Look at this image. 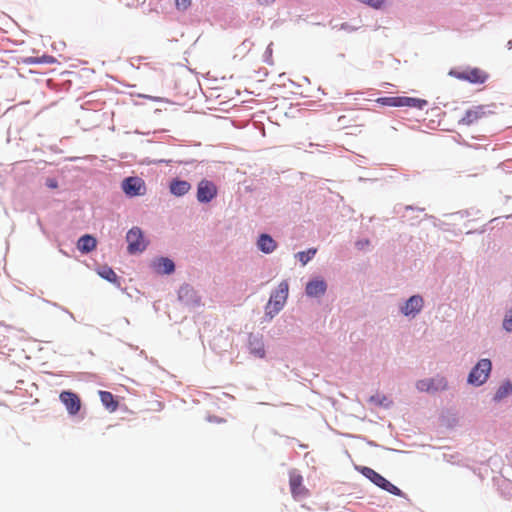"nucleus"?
Masks as SVG:
<instances>
[{
	"label": "nucleus",
	"instance_id": "obj_13",
	"mask_svg": "<svg viewBox=\"0 0 512 512\" xmlns=\"http://www.w3.org/2000/svg\"><path fill=\"white\" fill-rule=\"evenodd\" d=\"M257 247L263 253L270 254L276 249L277 244L270 235L261 234L257 241Z\"/></svg>",
	"mask_w": 512,
	"mask_h": 512
},
{
	"label": "nucleus",
	"instance_id": "obj_25",
	"mask_svg": "<svg viewBox=\"0 0 512 512\" xmlns=\"http://www.w3.org/2000/svg\"><path fill=\"white\" fill-rule=\"evenodd\" d=\"M378 487L382 488L383 490H385L393 495H396V496L401 495V490L397 486H395L394 484L389 482L384 477L382 479V482H380V484L378 485Z\"/></svg>",
	"mask_w": 512,
	"mask_h": 512
},
{
	"label": "nucleus",
	"instance_id": "obj_24",
	"mask_svg": "<svg viewBox=\"0 0 512 512\" xmlns=\"http://www.w3.org/2000/svg\"><path fill=\"white\" fill-rule=\"evenodd\" d=\"M378 487L382 488L383 490H385L393 495H396V496L401 495V490L397 486H395L394 484L389 482L384 477L382 479V482H380V484L378 485Z\"/></svg>",
	"mask_w": 512,
	"mask_h": 512
},
{
	"label": "nucleus",
	"instance_id": "obj_16",
	"mask_svg": "<svg viewBox=\"0 0 512 512\" xmlns=\"http://www.w3.org/2000/svg\"><path fill=\"white\" fill-rule=\"evenodd\" d=\"M191 185L185 180L175 179L170 183V192L175 196H183L189 192Z\"/></svg>",
	"mask_w": 512,
	"mask_h": 512
},
{
	"label": "nucleus",
	"instance_id": "obj_30",
	"mask_svg": "<svg viewBox=\"0 0 512 512\" xmlns=\"http://www.w3.org/2000/svg\"><path fill=\"white\" fill-rule=\"evenodd\" d=\"M46 186L51 189H56L58 187V182L55 178H48L46 180Z\"/></svg>",
	"mask_w": 512,
	"mask_h": 512
},
{
	"label": "nucleus",
	"instance_id": "obj_20",
	"mask_svg": "<svg viewBox=\"0 0 512 512\" xmlns=\"http://www.w3.org/2000/svg\"><path fill=\"white\" fill-rule=\"evenodd\" d=\"M250 351L256 357L263 358L265 356L264 344L261 339H251L250 340Z\"/></svg>",
	"mask_w": 512,
	"mask_h": 512
},
{
	"label": "nucleus",
	"instance_id": "obj_1",
	"mask_svg": "<svg viewBox=\"0 0 512 512\" xmlns=\"http://www.w3.org/2000/svg\"><path fill=\"white\" fill-rule=\"evenodd\" d=\"M288 289V283L282 281L278 285L277 290L270 296V300L266 306V313L270 315V317H273L283 308L288 297Z\"/></svg>",
	"mask_w": 512,
	"mask_h": 512
},
{
	"label": "nucleus",
	"instance_id": "obj_22",
	"mask_svg": "<svg viewBox=\"0 0 512 512\" xmlns=\"http://www.w3.org/2000/svg\"><path fill=\"white\" fill-rule=\"evenodd\" d=\"M510 393H512V386L511 383L507 381L498 388L494 395V399L496 401H500L503 398L507 397Z\"/></svg>",
	"mask_w": 512,
	"mask_h": 512
},
{
	"label": "nucleus",
	"instance_id": "obj_5",
	"mask_svg": "<svg viewBox=\"0 0 512 512\" xmlns=\"http://www.w3.org/2000/svg\"><path fill=\"white\" fill-rule=\"evenodd\" d=\"M416 387L421 392L436 393L447 389V381L443 376L419 380Z\"/></svg>",
	"mask_w": 512,
	"mask_h": 512
},
{
	"label": "nucleus",
	"instance_id": "obj_26",
	"mask_svg": "<svg viewBox=\"0 0 512 512\" xmlns=\"http://www.w3.org/2000/svg\"><path fill=\"white\" fill-rule=\"evenodd\" d=\"M99 275L109 282L115 283L117 281V275L110 267L105 266L101 268L99 270Z\"/></svg>",
	"mask_w": 512,
	"mask_h": 512
},
{
	"label": "nucleus",
	"instance_id": "obj_9",
	"mask_svg": "<svg viewBox=\"0 0 512 512\" xmlns=\"http://www.w3.org/2000/svg\"><path fill=\"white\" fill-rule=\"evenodd\" d=\"M423 298L419 295H413L411 296L404 306L401 308V312L405 316H415L417 313H419L423 307Z\"/></svg>",
	"mask_w": 512,
	"mask_h": 512
},
{
	"label": "nucleus",
	"instance_id": "obj_32",
	"mask_svg": "<svg viewBox=\"0 0 512 512\" xmlns=\"http://www.w3.org/2000/svg\"><path fill=\"white\" fill-rule=\"evenodd\" d=\"M272 2H273V0H264V1H263V3H264V4H270V3H272Z\"/></svg>",
	"mask_w": 512,
	"mask_h": 512
},
{
	"label": "nucleus",
	"instance_id": "obj_29",
	"mask_svg": "<svg viewBox=\"0 0 512 512\" xmlns=\"http://www.w3.org/2000/svg\"><path fill=\"white\" fill-rule=\"evenodd\" d=\"M191 5V0H176V7L179 10H186Z\"/></svg>",
	"mask_w": 512,
	"mask_h": 512
},
{
	"label": "nucleus",
	"instance_id": "obj_17",
	"mask_svg": "<svg viewBox=\"0 0 512 512\" xmlns=\"http://www.w3.org/2000/svg\"><path fill=\"white\" fill-rule=\"evenodd\" d=\"M155 270L161 274H170L174 271L175 265L169 258L161 257L153 264Z\"/></svg>",
	"mask_w": 512,
	"mask_h": 512
},
{
	"label": "nucleus",
	"instance_id": "obj_3",
	"mask_svg": "<svg viewBox=\"0 0 512 512\" xmlns=\"http://www.w3.org/2000/svg\"><path fill=\"white\" fill-rule=\"evenodd\" d=\"M126 240L128 243L127 250L130 254L142 252L147 247V242L144 239L143 232L138 227H133L128 231Z\"/></svg>",
	"mask_w": 512,
	"mask_h": 512
},
{
	"label": "nucleus",
	"instance_id": "obj_23",
	"mask_svg": "<svg viewBox=\"0 0 512 512\" xmlns=\"http://www.w3.org/2000/svg\"><path fill=\"white\" fill-rule=\"evenodd\" d=\"M316 248H310L307 251H301L296 254V257L302 263V265H306L316 254Z\"/></svg>",
	"mask_w": 512,
	"mask_h": 512
},
{
	"label": "nucleus",
	"instance_id": "obj_2",
	"mask_svg": "<svg viewBox=\"0 0 512 512\" xmlns=\"http://www.w3.org/2000/svg\"><path fill=\"white\" fill-rule=\"evenodd\" d=\"M491 361L489 359H481L476 366L471 370L468 376V382L475 386L482 385L486 382L490 371H491Z\"/></svg>",
	"mask_w": 512,
	"mask_h": 512
},
{
	"label": "nucleus",
	"instance_id": "obj_19",
	"mask_svg": "<svg viewBox=\"0 0 512 512\" xmlns=\"http://www.w3.org/2000/svg\"><path fill=\"white\" fill-rule=\"evenodd\" d=\"M102 404L111 412L118 408V402L115 400L114 395L108 391L99 392Z\"/></svg>",
	"mask_w": 512,
	"mask_h": 512
},
{
	"label": "nucleus",
	"instance_id": "obj_6",
	"mask_svg": "<svg viewBox=\"0 0 512 512\" xmlns=\"http://www.w3.org/2000/svg\"><path fill=\"white\" fill-rule=\"evenodd\" d=\"M122 190L129 197L141 196L146 193V185L140 177H127L122 181Z\"/></svg>",
	"mask_w": 512,
	"mask_h": 512
},
{
	"label": "nucleus",
	"instance_id": "obj_14",
	"mask_svg": "<svg viewBox=\"0 0 512 512\" xmlns=\"http://www.w3.org/2000/svg\"><path fill=\"white\" fill-rule=\"evenodd\" d=\"M399 107H410L419 110L424 109L428 105V101L421 98L399 96Z\"/></svg>",
	"mask_w": 512,
	"mask_h": 512
},
{
	"label": "nucleus",
	"instance_id": "obj_21",
	"mask_svg": "<svg viewBox=\"0 0 512 512\" xmlns=\"http://www.w3.org/2000/svg\"><path fill=\"white\" fill-rule=\"evenodd\" d=\"M362 474L371 480L375 485H379L382 482L383 476L377 473L375 470L369 467H363L361 469Z\"/></svg>",
	"mask_w": 512,
	"mask_h": 512
},
{
	"label": "nucleus",
	"instance_id": "obj_8",
	"mask_svg": "<svg viewBox=\"0 0 512 512\" xmlns=\"http://www.w3.org/2000/svg\"><path fill=\"white\" fill-rule=\"evenodd\" d=\"M59 398L70 415H76L80 411L81 400L76 393L71 391H62Z\"/></svg>",
	"mask_w": 512,
	"mask_h": 512
},
{
	"label": "nucleus",
	"instance_id": "obj_7",
	"mask_svg": "<svg viewBox=\"0 0 512 512\" xmlns=\"http://www.w3.org/2000/svg\"><path fill=\"white\" fill-rule=\"evenodd\" d=\"M217 186L210 180L202 179L197 187V200L200 203H208L217 195Z\"/></svg>",
	"mask_w": 512,
	"mask_h": 512
},
{
	"label": "nucleus",
	"instance_id": "obj_27",
	"mask_svg": "<svg viewBox=\"0 0 512 512\" xmlns=\"http://www.w3.org/2000/svg\"><path fill=\"white\" fill-rule=\"evenodd\" d=\"M377 103L383 106L399 107V96L394 97H382L376 100Z\"/></svg>",
	"mask_w": 512,
	"mask_h": 512
},
{
	"label": "nucleus",
	"instance_id": "obj_31",
	"mask_svg": "<svg viewBox=\"0 0 512 512\" xmlns=\"http://www.w3.org/2000/svg\"><path fill=\"white\" fill-rule=\"evenodd\" d=\"M369 245H370V241L368 239L359 240V241L356 242V246L360 250L364 249L365 247H367Z\"/></svg>",
	"mask_w": 512,
	"mask_h": 512
},
{
	"label": "nucleus",
	"instance_id": "obj_33",
	"mask_svg": "<svg viewBox=\"0 0 512 512\" xmlns=\"http://www.w3.org/2000/svg\"><path fill=\"white\" fill-rule=\"evenodd\" d=\"M344 118H345V116H340L338 120H339V121H341V120H343Z\"/></svg>",
	"mask_w": 512,
	"mask_h": 512
},
{
	"label": "nucleus",
	"instance_id": "obj_15",
	"mask_svg": "<svg viewBox=\"0 0 512 512\" xmlns=\"http://www.w3.org/2000/svg\"><path fill=\"white\" fill-rule=\"evenodd\" d=\"M97 241L91 235H83L77 242V248L82 253H89L96 248Z\"/></svg>",
	"mask_w": 512,
	"mask_h": 512
},
{
	"label": "nucleus",
	"instance_id": "obj_11",
	"mask_svg": "<svg viewBox=\"0 0 512 512\" xmlns=\"http://www.w3.org/2000/svg\"><path fill=\"white\" fill-rule=\"evenodd\" d=\"M327 290V284L323 279H313L306 285L305 291L309 297H320L325 294Z\"/></svg>",
	"mask_w": 512,
	"mask_h": 512
},
{
	"label": "nucleus",
	"instance_id": "obj_10",
	"mask_svg": "<svg viewBox=\"0 0 512 512\" xmlns=\"http://www.w3.org/2000/svg\"><path fill=\"white\" fill-rule=\"evenodd\" d=\"M289 485L291 493L294 497L304 496L307 494V490L303 486L302 476L295 471L290 472Z\"/></svg>",
	"mask_w": 512,
	"mask_h": 512
},
{
	"label": "nucleus",
	"instance_id": "obj_28",
	"mask_svg": "<svg viewBox=\"0 0 512 512\" xmlns=\"http://www.w3.org/2000/svg\"><path fill=\"white\" fill-rule=\"evenodd\" d=\"M503 327L508 332L512 331V307L505 314Z\"/></svg>",
	"mask_w": 512,
	"mask_h": 512
},
{
	"label": "nucleus",
	"instance_id": "obj_18",
	"mask_svg": "<svg viewBox=\"0 0 512 512\" xmlns=\"http://www.w3.org/2000/svg\"><path fill=\"white\" fill-rule=\"evenodd\" d=\"M21 62L26 65L54 64L57 62V60L51 55H42L41 57H24Z\"/></svg>",
	"mask_w": 512,
	"mask_h": 512
},
{
	"label": "nucleus",
	"instance_id": "obj_34",
	"mask_svg": "<svg viewBox=\"0 0 512 512\" xmlns=\"http://www.w3.org/2000/svg\"><path fill=\"white\" fill-rule=\"evenodd\" d=\"M510 383H511V386H512V381Z\"/></svg>",
	"mask_w": 512,
	"mask_h": 512
},
{
	"label": "nucleus",
	"instance_id": "obj_4",
	"mask_svg": "<svg viewBox=\"0 0 512 512\" xmlns=\"http://www.w3.org/2000/svg\"><path fill=\"white\" fill-rule=\"evenodd\" d=\"M450 74L457 79L465 80L473 84H482L488 78L487 73L479 68H468L463 71H451Z\"/></svg>",
	"mask_w": 512,
	"mask_h": 512
},
{
	"label": "nucleus",
	"instance_id": "obj_12",
	"mask_svg": "<svg viewBox=\"0 0 512 512\" xmlns=\"http://www.w3.org/2000/svg\"><path fill=\"white\" fill-rule=\"evenodd\" d=\"M484 115L483 107H474L465 112L464 116L459 120V124L472 125Z\"/></svg>",
	"mask_w": 512,
	"mask_h": 512
}]
</instances>
